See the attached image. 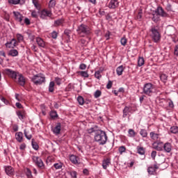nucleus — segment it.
I'll return each mask as SVG.
<instances>
[{
    "instance_id": "f257e3e1",
    "label": "nucleus",
    "mask_w": 178,
    "mask_h": 178,
    "mask_svg": "<svg viewBox=\"0 0 178 178\" xmlns=\"http://www.w3.org/2000/svg\"><path fill=\"white\" fill-rule=\"evenodd\" d=\"M94 140L96 143H98L99 145H105L106 141H108V136L106 132L101 129H98L95 134Z\"/></svg>"
},
{
    "instance_id": "f03ea898",
    "label": "nucleus",
    "mask_w": 178,
    "mask_h": 178,
    "mask_svg": "<svg viewBox=\"0 0 178 178\" xmlns=\"http://www.w3.org/2000/svg\"><path fill=\"white\" fill-rule=\"evenodd\" d=\"M155 92V85L152 83H145L143 88V94L148 97H152Z\"/></svg>"
},
{
    "instance_id": "7ed1b4c3",
    "label": "nucleus",
    "mask_w": 178,
    "mask_h": 178,
    "mask_svg": "<svg viewBox=\"0 0 178 178\" xmlns=\"http://www.w3.org/2000/svg\"><path fill=\"white\" fill-rule=\"evenodd\" d=\"M76 31L81 37H86V35H90V34H91V28L82 24L78 26Z\"/></svg>"
},
{
    "instance_id": "20e7f679",
    "label": "nucleus",
    "mask_w": 178,
    "mask_h": 178,
    "mask_svg": "<svg viewBox=\"0 0 178 178\" xmlns=\"http://www.w3.org/2000/svg\"><path fill=\"white\" fill-rule=\"evenodd\" d=\"M31 80L36 86H40V84H42V83H45V76L41 74H39L35 75Z\"/></svg>"
},
{
    "instance_id": "39448f33",
    "label": "nucleus",
    "mask_w": 178,
    "mask_h": 178,
    "mask_svg": "<svg viewBox=\"0 0 178 178\" xmlns=\"http://www.w3.org/2000/svg\"><path fill=\"white\" fill-rule=\"evenodd\" d=\"M151 37L154 42H158L161 40V33L158 31V29H156L155 27H152L150 29Z\"/></svg>"
},
{
    "instance_id": "423d86ee",
    "label": "nucleus",
    "mask_w": 178,
    "mask_h": 178,
    "mask_svg": "<svg viewBox=\"0 0 178 178\" xmlns=\"http://www.w3.org/2000/svg\"><path fill=\"white\" fill-rule=\"evenodd\" d=\"M4 73L8 76V77H10L13 79L14 81H16L17 80V76L19 75V72L13 71L10 69H6L4 70Z\"/></svg>"
},
{
    "instance_id": "0eeeda50",
    "label": "nucleus",
    "mask_w": 178,
    "mask_h": 178,
    "mask_svg": "<svg viewBox=\"0 0 178 178\" xmlns=\"http://www.w3.org/2000/svg\"><path fill=\"white\" fill-rule=\"evenodd\" d=\"M32 159L35 165H36L38 168H40V169H44V168H45V165H44V162L42 161L41 158H40L39 156H33Z\"/></svg>"
},
{
    "instance_id": "6e6552de",
    "label": "nucleus",
    "mask_w": 178,
    "mask_h": 178,
    "mask_svg": "<svg viewBox=\"0 0 178 178\" xmlns=\"http://www.w3.org/2000/svg\"><path fill=\"white\" fill-rule=\"evenodd\" d=\"M40 19L47 20L48 17H51L52 11L51 10L44 9L40 12Z\"/></svg>"
},
{
    "instance_id": "1a4fd4ad",
    "label": "nucleus",
    "mask_w": 178,
    "mask_h": 178,
    "mask_svg": "<svg viewBox=\"0 0 178 178\" xmlns=\"http://www.w3.org/2000/svg\"><path fill=\"white\" fill-rule=\"evenodd\" d=\"M16 83H19V86H22V87H24L26 84V79L22 74H18L17 76V80L15 81Z\"/></svg>"
},
{
    "instance_id": "9d476101",
    "label": "nucleus",
    "mask_w": 178,
    "mask_h": 178,
    "mask_svg": "<svg viewBox=\"0 0 178 178\" xmlns=\"http://www.w3.org/2000/svg\"><path fill=\"white\" fill-rule=\"evenodd\" d=\"M152 147L156 151H163V142H154Z\"/></svg>"
},
{
    "instance_id": "9b49d317",
    "label": "nucleus",
    "mask_w": 178,
    "mask_h": 178,
    "mask_svg": "<svg viewBox=\"0 0 178 178\" xmlns=\"http://www.w3.org/2000/svg\"><path fill=\"white\" fill-rule=\"evenodd\" d=\"M155 13L159 16H161L162 17H168V13H166V12L163 10V8L162 7H158L155 10Z\"/></svg>"
},
{
    "instance_id": "f8f14e48",
    "label": "nucleus",
    "mask_w": 178,
    "mask_h": 178,
    "mask_svg": "<svg viewBox=\"0 0 178 178\" xmlns=\"http://www.w3.org/2000/svg\"><path fill=\"white\" fill-rule=\"evenodd\" d=\"M6 48H15V47H17V40L16 39L13 38L10 41H8L6 43Z\"/></svg>"
},
{
    "instance_id": "ddd939ff",
    "label": "nucleus",
    "mask_w": 178,
    "mask_h": 178,
    "mask_svg": "<svg viewBox=\"0 0 178 178\" xmlns=\"http://www.w3.org/2000/svg\"><path fill=\"white\" fill-rule=\"evenodd\" d=\"M13 15L17 22H19V23H22V22H23V19H24V17L23 16V15L20 14V13L14 11Z\"/></svg>"
},
{
    "instance_id": "4468645a",
    "label": "nucleus",
    "mask_w": 178,
    "mask_h": 178,
    "mask_svg": "<svg viewBox=\"0 0 178 178\" xmlns=\"http://www.w3.org/2000/svg\"><path fill=\"white\" fill-rule=\"evenodd\" d=\"M163 151L165 152H170L172 151V143L167 142L163 145Z\"/></svg>"
},
{
    "instance_id": "2eb2a0df",
    "label": "nucleus",
    "mask_w": 178,
    "mask_h": 178,
    "mask_svg": "<svg viewBox=\"0 0 178 178\" xmlns=\"http://www.w3.org/2000/svg\"><path fill=\"white\" fill-rule=\"evenodd\" d=\"M166 33L167 34H168V35H173V34H175V33H176V28H175V26L170 25L168 26H167L166 28Z\"/></svg>"
},
{
    "instance_id": "dca6fc26",
    "label": "nucleus",
    "mask_w": 178,
    "mask_h": 178,
    "mask_svg": "<svg viewBox=\"0 0 178 178\" xmlns=\"http://www.w3.org/2000/svg\"><path fill=\"white\" fill-rule=\"evenodd\" d=\"M118 6H119V1H118V0H111L108 3V8L110 9H116Z\"/></svg>"
},
{
    "instance_id": "f3484780",
    "label": "nucleus",
    "mask_w": 178,
    "mask_h": 178,
    "mask_svg": "<svg viewBox=\"0 0 178 178\" xmlns=\"http://www.w3.org/2000/svg\"><path fill=\"white\" fill-rule=\"evenodd\" d=\"M149 136H150V138H152L155 142L160 140L159 134H155L154 131L150 132Z\"/></svg>"
},
{
    "instance_id": "a211bd4d",
    "label": "nucleus",
    "mask_w": 178,
    "mask_h": 178,
    "mask_svg": "<svg viewBox=\"0 0 178 178\" xmlns=\"http://www.w3.org/2000/svg\"><path fill=\"white\" fill-rule=\"evenodd\" d=\"M5 172L8 176H12L13 175V172H15V170H13V168L12 166H6L5 167Z\"/></svg>"
},
{
    "instance_id": "6ab92c4d",
    "label": "nucleus",
    "mask_w": 178,
    "mask_h": 178,
    "mask_svg": "<svg viewBox=\"0 0 178 178\" xmlns=\"http://www.w3.org/2000/svg\"><path fill=\"white\" fill-rule=\"evenodd\" d=\"M60 123H58L57 125L52 129V131L54 134H56L58 136V134H60Z\"/></svg>"
},
{
    "instance_id": "aec40b11",
    "label": "nucleus",
    "mask_w": 178,
    "mask_h": 178,
    "mask_svg": "<svg viewBox=\"0 0 178 178\" xmlns=\"http://www.w3.org/2000/svg\"><path fill=\"white\" fill-rule=\"evenodd\" d=\"M130 112H131V107L125 106L124 108L123 109L122 118L127 117Z\"/></svg>"
},
{
    "instance_id": "412c9836",
    "label": "nucleus",
    "mask_w": 178,
    "mask_h": 178,
    "mask_svg": "<svg viewBox=\"0 0 178 178\" xmlns=\"http://www.w3.org/2000/svg\"><path fill=\"white\" fill-rule=\"evenodd\" d=\"M36 42L38 47H40L41 48H45V42H44L41 38H37Z\"/></svg>"
},
{
    "instance_id": "4be33fe9",
    "label": "nucleus",
    "mask_w": 178,
    "mask_h": 178,
    "mask_svg": "<svg viewBox=\"0 0 178 178\" xmlns=\"http://www.w3.org/2000/svg\"><path fill=\"white\" fill-rule=\"evenodd\" d=\"M15 140L18 141V143H22L23 141V133L22 132H17L15 134Z\"/></svg>"
},
{
    "instance_id": "5701e85b",
    "label": "nucleus",
    "mask_w": 178,
    "mask_h": 178,
    "mask_svg": "<svg viewBox=\"0 0 178 178\" xmlns=\"http://www.w3.org/2000/svg\"><path fill=\"white\" fill-rule=\"evenodd\" d=\"M111 165V159H106L102 162V167L104 169H107L108 166Z\"/></svg>"
},
{
    "instance_id": "b1692460",
    "label": "nucleus",
    "mask_w": 178,
    "mask_h": 178,
    "mask_svg": "<svg viewBox=\"0 0 178 178\" xmlns=\"http://www.w3.org/2000/svg\"><path fill=\"white\" fill-rule=\"evenodd\" d=\"M118 76H122L123 74V72H124V67L123 65H120L116 69Z\"/></svg>"
},
{
    "instance_id": "393cba45",
    "label": "nucleus",
    "mask_w": 178,
    "mask_h": 178,
    "mask_svg": "<svg viewBox=\"0 0 178 178\" xmlns=\"http://www.w3.org/2000/svg\"><path fill=\"white\" fill-rule=\"evenodd\" d=\"M25 115H26V111L23 110L17 112V116H18L20 120H23V119H24Z\"/></svg>"
},
{
    "instance_id": "a878e982",
    "label": "nucleus",
    "mask_w": 178,
    "mask_h": 178,
    "mask_svg": "<svg viewBox=\"0 0 178 178\" xmlns=\"http://www.w3.org/2000/svg\"><path fill=\"white\" fill-rule=\"evenodd\" d=\"M65 22V20L63 19H59L54 21V27H58V26H63V23Z\"/></svg>"
},
{
    "instance_id": "bb28decb",
    "label": "nucleus",
    "mask_w": 178,
    "mask_h": 178,
    "mask_svg": "<svg viewBox=\"0 0 178 178\" xmlns=\"http://www.w3.org/2000/svg\"><path fill=\"white\" fill-rule=\"evenodd\" d=\"M19 55V51H17V49H11L8 52V56H17Z\"/></svg>"
},
{
    "instance_id": "cd10ccee",
    "label": "nucleus",
    "mask_w": 178,
    "mask_h": 178,
    "mask_svg": "<svg viewBox=\"0 0 178 178\" xmlns=\"http://www.w3.org/2000/svg\"><path fill=\"white\" fill-rule=\"evenodd\" d=\"M137 152L139 154V155H145V149L141 146L137 147Z\"/></svg>"
},
{
    "instance_id": "c85d7f7f",
    "label": "nucleus",
    "mask_w": 178,
    "mask_h": 178,
    "mask_svg": "<svg viewBox=\"0 0 178 178\" xmlns=\"http://www.w3.org/2000/svg\"><path fill=\"white\" fill-rule=\"evenodd\" d=\"M55 91V82L51 81L49 85V92H54Z\"/></svg>"
},
{
    "instance_id": "c756f323",
    "label": "nucleus",
    "mask_w": 178,
    "mask_h": 178,
    "mask_svg": "<svg viewBox=\"0 0 178 178\" xmlns=\"http://www.w3.org/2000/svg\"><path fill=\"white\" fill-rule=\"evenodd\" d=\"M78 74H79V76H81V77H89V74H88V71H79Z\"/></svg>"
},
{
    "instance_id": "7c9ffc66",
    "label": "nucleus",
    "mask_w": 178,
    "mask_h": 178,
    "mask_svg": "<svg viewBox=\"0 0 178 178\" xmlns=\"http://www.w3.org/2000/svg\"><path fill=\"white\" fill-rule=\"evenodd\" d=\"M70 161L72 162V163H74V165L78 163L77 156H76L73 154L70 156Z\"/></svg>"
},
{
    "instance_id": "2f4dec72",
    "label": "nucleus",
    "mask_w": 178,
    "mask_h": 178,
    "mask_svg": "<svg viewBox=\"0 0 178 178\" xmlns=\"http://www.w3.org/2000/svg\"><path fill=\"white\" fill-rule=\"evenodd\" d=\"M56 5V1L55 0H50L49 2V9L51 10V9L55 8Z\"/></svg>"
},
{
    "instance_id": "473e14b6",
    "label": "nucleus",
    "mask_w": 178,
    "mask_h": 178,
    "mask_svg": "<svg viewBox=\"0 0 178 178\" xmlns=\"http://www.w3.org/2000/svg\"><path fill=\"white\" fill-rule=\"evenodd\" d=\"M102 73V70L96 71L95 72V77L98 80H100V79L102 77V75H101Z\"/></svg>"
},
{
    "instance_id": "72a5a7b5",
    "label": "nucleus",
    "mask_w": 178,
    "mask_h": 178,
    "mask_svg": "<svg viewBox=\"0 0 178 178\" xmlns=\"http://www.w3.org/2000/svg\"><path fill=\"white\" fill-rule=\"evenodd\" d=\"M32 3H33L35 8L38 9V10L41 9V6H40V3H38V0H32Z\"/></svg>"
},
{
    "instance_id": "f704fd0d",
    "label": "nucleus",
    "mask_w": 178,
    "mask_h": 178,
    "mask_svg": "<svg viewBox=\"0 0 178 178\" xmlns=\"http://www.w3.org/2000/svg\"><path fill=\"white\" fill-rule=\"evenodd\" d=\"M129 137H136V131H134L132 129H129L128 131Z\"/></svg>"
},
{
    "instance_id": "c9c22d12",
    "label": "nucleus",
    "mask_w": 178,
    "mask_h": 178,
    "mask_svg": "<svg viewBox=\"0 0 178 178\" xmlns=\"http://www.w3.org/2000/svg\"><path fill=\"white\" fill-rule=\"evenodd\" d=\"M170 132L172 134H178V127L174 126L170 128Z\"/></svg>"
},
{
    "instance_id": "e433bc0d",
    "label": "nucleus",
    "mask_w": 178,
    "mask_h": 178,
    "mask_svg": "<svg viewBox=\"0 0 178 178\" xmlns=\"http://www.w3.org/2000/svg\"><path fill=\"white\" fill-rule=\"evenodd\" d=\"M147 172H148L149 175H154V173L156 172V170H155V168H154V167L150 166L147 168Z\"/></svg>"
},
{
    "instance_id": "4c0bfd02",
    "label": "nucleus",
    "mask_w": 178,
    "mask_h": 178,
    "mask_svg": "<svg viewBox=\"0 0 178 178\" xmlns=\"http://www.w3.org/2000/svg\"><path fill=\"white\" fill-rule=\"evenodd\" d=\"M160 79H161V81H163V83H166V81H168V75H166L165 74H162L160 76Z\"/></svg>"
},
{
    "instance_id": "58836bf2",
    "label": "nucleus",
    "mask_w": 178,
    "mask_h": 178,
    "mask_svg": "<svg viewBox=\"0 0 178 178\" xmlns=\"http://www.w3.org/2000/svg\"><path fill=\"white\" fill-rule=\"evenodd\" d=\"M140 134L143 138H146L148 136V132H147V130H145V129H141L140 131Z\"/></svg>"
},
{
    "instance_id": "ea45409f",
    "label": "nucleus",
    "mask_w": 178,
    "mask_h": 178,
    "mask_svg": "<svg viewBox=\"0 0 178 178\" xmlns=\"http://www.w3.org/2000/svg\"><path fill=\"white\" fill-rule=\"evenodd\" d=\"M68 175L71 176V178H77V172L76 171H70Z\"/></svg>"
},
{
    "instance_id": "a19ab883",
    "label": "nucleus",
    "mask_w": 178,
    "mask_h": 178,
    "mask_svg": "<svg viewBox=\"0 0 178 178\" xmlns=\"http://www.w3.org/2000/svg\"><path fill=\"white\" fill-rule=\"evenodd\" d=\"M50 117L51 119H56V118H58V113H56V111H51Z\"/></svg>"
},
{
    "instance_id": "79ce46f5",
    "label": "nucleus",
    "mask_w": 178,
    "mask_h": 178,
    "mask_svg": "<svg viewBox=\"0 0 178 178\" xmlns=\"http://www.w3.org/2000/svg\"><path fill=\"white\" fill-rule=\"evenodd\" d=\"M144 65V58L140 57L138 60V66L141 67Z\"/></svg>"
},
{
    "instance_id": "37998d69",
    "label": "nucleus",
    "mask_w": 178,
    "mask_h": 178,
    "mask_svg": "<svg viewBox=\"0 0 178 178\" xmlns=\"http://www.w3.org/2000/svg\"><path fill=\"white\" fill-rule=\"evenodd\" d=\"M77 101H78L79 105H84V98H83V97L79 96L77 97Z\"/></svg>"
},
{
    "instance_id": "c03bdc74",
    "label": "nucleus",
    "mask_w": 178,
    "mask_h": 178,
    "mask_svg": "<svg viewBox=\"0 0 178 178\" xmlns=\"http://www.w3.org/2000/svg\"><path fill=\"white\" fill-rule=\"evenodd\" d=\"M53 166L54 168H55L56 170H58L60 169L63 165H62V163H54Z\"/></svg>"
},
{
    "instance_id": "a18cd8bd",
    "label": "nucleus",
    "mask_w": 178,
    "mask_h": 178,
    "mask_svg": "<svg viewBox=\"0 0 178 178\" xmlns=\"http://www.w3.org/2000/svg\"><path fill=\"white\" fill-rule=\"evenodd\" d=\"M17 38L18 42H22V41H23V40H24V38L20 33L17 34Z\"/></svg>"
},
{
    "instance_id": "49530a36",
    "label": "nucleus",
    "mask_w": 178,
    "mask_h": 178,
    "mask_svg": "<svg viewBox=\"0 0 178 178\" xmlns=\"http://www.w3.org/2000/svg\"><path fill=\"white\" fill-rule=\"evenodd\" d=\"M54 81L57 84V86H60V84H62V79L58 76L55 78Z\"/></svg>"
},
{
    "instance_id": "de8ad7c7",
    "label": "nucleus",
    "mask_w": 178,
    "mask_h": 178,
    "mask_svg": "<svg viewBox=\"0 0 178 178\" xmlns=\"http://www.w3.org/2000/svg\"><path fill=\"white\" fill-rule=\"evenodd\" d=\"M118 151H119L120 155H122L123 154V152H126V147L120 146L118 149Z\"/></svg>"
},
{
    "instance_id": "09e8293b",
    "label": "nucleus",
    "mask_w": 178,
    "mask_h": 178,
    "mask_svg": "<svg viewBox=\"0 0 178 178\" xmlns=\"http://www.w3.org/2000/svg\"><path fill=\"white\" fill-rule=\"evenodd\" d=\"M97 131H98V129H97L95 128H90V129H88V133L89 134H91L92 133H95V134H97Z\"/></svg>"
},
{
    "instance_id": "8fccbe9b",
    "label": "nucleus",
    "mask_w": 178,
    "mask_h": 178,
    "mask_svg": "<svg viewBox=\"0 0 178 178\" xmlns=\"http://www.w3.org/2000/svg\"><path fill=\"white\" fill-rule=\"evenodd\" d=\"M102 94L101 90H97L95 92L94 97L95 98H99V96Z\"/></svg>"
},
{
    "instance_id": "3c124183",
    "label": "nucleus",
    "mask_w": 178,
    "mask_h": 178,
    "mask_svg": "<svg viewBox=\"0 0 178 178\" xmlns=\"http://www.w3.org/2000/svg\"><path fill=\"white\" fill-rule=\"evenodd\" d=\"M32 147L33 149H35L36 151L39 148L38 145L35 142H34V139H32Z\"/></svg>"
},
{
    "instance_id": "603ef678",
    "label": "nucleus",
    "mask_w": 178,
    "mask_h": 178,
    "mask_svg": "<svg viewBox=\"0 0 178 178\" xmlns=\"http://www.w3.org/2000/svg\"><path fill=\"white\" fill-rule=\"evenodd\" d=\"M121 44L123 45V47L126 46V44H127V40L126 38H122L120 40Z\"/></svg>"
},
{
    "instance_id": "864d4df0",
    "label": "nucleus",
    "mask_w": 178,
    "mask_h": 178,
    "mask_svg": "<svg viewBox=\"0 0 178 178\" xmlns=\"http://www.w3.org/2000/svg\"><path fill=\"white\" fill-rule=\"evenodd\" d=\"M51 38H54V40H56V38H58V33L55 31H54L51 33Z\"/></svg>"
},
{
    "instance_id": "5fc2aeb1",
    "label": "nucleus",
    "mask_w": 178,
    "mask_h": 178,
    "mask_svg": "<svg viewBox=\"0 0 178 178\" xmlns=\"http://www.w3.org/2000/svg\"><path fill=\"white\" fill-rule=\"evenodd\" d=\"M31 16H32V17L37 19L38 17V13L35 10H33L31 13Z\"/></svg>"
},
{
    "instance_id": "6e6d98bb",
    "label": "nucleus",
    "mask_w": 178,
    "mask_h": 178,
    "mask_svg": "<svg viewBox=\"0 0 178 178\" xmlns=\"http://www.w3.org/2000/svg\"><path fill=\"white\" fill-rule=\"evenodd\" d=\"M26 175L27 176L28 178L33 177V175L31 174V171L30 170V169L26 170Z\"/></svg>"
},
{
    "instance_id": "4d7b16f0",
    "label": "nucleus",
    "mask_w": 178,
    "mask_h": 178,
    "mask_svg": "<svg viewBox=\"0 0 178 178\" xmlns=\"http://www.w3.org/2000/svg\"><path fill=\"white\" fill-rule=\"evenodd\" d=\"M79 69H80V70H86V69H87V65H86L84 63L80 64Z\"/></svg>"
},
{
    "instance_id": "13d9d810",
    "label": "nucleus",
    "mask_w": 178,
    "mask_h": 178,
    "mask_svg": "<svg viewBox=\"0 0 178 178\" xmlns=\"http://www.w3.org/2000/svg\"><path fill=\"white\" fill-rule=\"evenodd\" d=\"M19 0H8L9 3H12L13 5H18Z\"/></svg>"
},
{
    "instance_id": "bf43d9fd",
    "label": "nucleus",
    "mask_w": 178,
    "mask_h": 178,
    "mask_svg": "<svg viewBox=\"0 0 178 178\" xmlns=\"http://www.w3.org/2000/svg\"><path fill=\"white\" fill-rule=\"evenodd\" d=\"M113 83L111 81H108L107 85H106V88L108 90H111V88H112V86H113Z\"/></svg>"
},
{
    "instance_id": "052dcab7",
    "label": "nucleus",
    "mask_w": 178,
    "mask_h": 178,
    "mask_svg": "<svg viewBox=\"0 0 178 178\" xmlns=\"http://www.w3.org/2000/svg\"><path fill=\"white\" fill-rule=\"evenodd\" d=\"M1 101L5 104V105H8L9 104V101H8L5 97H0Z\"/></svg>"
},
{
    "instance_id": "680f3d73",
    "label": "nucleus",
    "mask_w": 178,
    "mask_h": 178,
    "mask_svg": "<svg viewBox=\"0 0 178 178\" xmlns=\"http://www.w3.org/2000/svg\"><path fill=\"white\" fill-rule=\"evenodd\" d=\"M174 55H175V56H178V44L175 45L174 48Z\"/></svg>"
},
{
    "instance_id": "e2e57ef3",
    "label": "nucleus",
    "mask_w": 178,
    "mask_h": 178,
    "mask_svg": "<svg viewBox=\"0 0 178 178\" xmlns=\"http://www.w3.org/2000/svg\"><path fill=\"white\" fill-rule=\"evenodd\" d=\"M24 136H25V137H26V138H27V140H31V138H32V136H31V134H30V135H28L27 134V131H26V130H24Z\"/></svg>"
},
{
    "instance_id": "0e129e2a",
    "label": "nucleus",
    "mask_w": 178,
    "mask_h": 178,
    "mask_svg": "<svg viewBox=\"0 0 178 178\" xmlns=\"http://www.w3.org/2000/svg\"><path fill=\"white\" fill-rule=\"evenodd\" d=\"M141 17H143V11L142 10L138 12V15L136 16V19H138V20H140Z\"/></svg>"
},
{
    "instance_id": "69168bd1",
    "label": "nucleus",
    "mask_w": 178,
    "mask_h": 178,
    "mask_svg": "<svg viewBox=\"0 0 178 178\" xmlns=\"http://www.w3.org/2000/svg\"><path fill=\"white\" fill-rule=\"evenodd\" d=\"M168 106H169V108H174L175 107V104H173V101H172L171 99L168 100Z\"/></svg>"
},
{
    "instance_id": "338daca9",
    "label": "nucleus",
    "mask_w": 178,
    "mask_h": 178,
    "mask_svg": "<svg viewBox=\"0 0 178 178\" xmlns=\"http://www.w3.org/2000/svg\"><path fill=\"white\" fill-rule=\"evenodd\" d=\"M151 156L153 160H155V158L156 156V151H152L151 153Z\"/></svg>"
},
{
    "instance_id": "774afa93",
    "label": "nucleus",
    "mask_w": 178,
    "mask_h": 178,
    "mask_svg": "<svg viewBox=\"0 0 178 178\" xmlns=\"http://www.w3.org/2000/svg\"><path fill=\"white\" fill-rule=\"evenodd\" d=\"M24 23H25V24H26V26H29L31 23L30 19L27 17L25 18L24 19Z\"/></svg>"
}]
</instances>
